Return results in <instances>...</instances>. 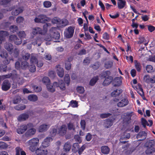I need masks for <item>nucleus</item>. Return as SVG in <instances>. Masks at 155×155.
Returning <instances> with one entry per match:
<instances>
[{
  "mask_svg": "<svg viewBox=\"0 0 155 155\" xmlns=\"http://www.w3.org/2000/svg\"><path fill=\"white\" fill-rule=\"evenodd\" d=\"M55 87H59L62 90H64L66 89L64 83L62 80L59 79L58 82H54L53 84H49V91L53 92L55 91Z\"/></svg>",
  "mask_w": 155,
  "mask_h": 155,
  "instance_id": "1",
  "label": "nucleus"
},
{
  "mask_svg": "<svg viewBox=\"0 0 155 155\" xmlns=\"http://www.w3.org/2000/svg\"><path fill=\"white\" fill-rule=\"evenodd\" d=\"M27 145L29 146V150L31 152H33L36 150L39 144V140L37 138H33L26 143Z\"/></svg>",
  "mask_w": 155,
  "mask_h": 155,
  "instance_id": "2",
  "label": "nucleus"
},
{
  "mask_svg": "<svg viewBox=\"0 0 155 155\" xmlns=\"http://www.w3.org/2000/svg\"><path fill=\"white\" fill-rule=\"evenodd\" d=\"M13 45L10 44L6 43L5 45V48L9 52V53L10 54L13 53L12 55L15 57H17L18 55V50L16 49H15L14 51H13Z\"/></svg>",
  "mask_w": 155,
  "mask_h": 155,
  "instance_id": "3",
  "label": "nucleus"
},
{
  "mask_svg": "<svg viewBox=\"0 0 155 155\" xmlns=\"http://www.w3.org/2000/svg\"><path fill=\"white\" fill-rule=\"evenodd\" d=\"M48 20V17L45 15H40L34 19V21L36 23H44L47 22Z\"/></svg>",
  "mask_w": 155,
  "mask_h": 155,
  "instance_id": "4",
  "label": "nucleus"
},
{
  "mask_svg": "<svg viewBox=\"0 0 155 155\" xmlns=\"http://www.w3.org/2000/svg\"><path fill=\"white\" fill-rule=\"evenodd\" d=\"M74 28L72 26H69L66 28L64 32V35L67 38H70L73 36Z\"/></svg>",
  "mask_w": 155,
  "mask_h": 155,
  "instance_id": "5",
  "label": "nucleus"
},
{
  "mask_svg": "<svg viewBox=\"0 0 155 155\" xmlns=\"http://www.w3.org/2000/svg\"><path fill=\"white\" fill-rule=\"evenodd\" d=\"M55 39H58L60 38V34L57 30V29L54 27L52 28L50 30L49 32V36Z\"/></svg>",
  "mask_w": 155,
  "mask_h": 155,
  "instance_id": "6",
  "label": "nucleus"
},
{
  "mask_svg": "<svg viewBox=\"0 0 155 155\" xmlns=\"http://www.w3.org/2000/svg\"><path fill=\"white\" fill-rule=\"evenodd\" d=\"M33 127V124L31 123H29L27 125H23L20 126L17 130L18 134H21L23 133L28 127Z\"/></svg>",
  "mask_w": 155,
  "mask_h": 155,
  "instance_id": "7",
  "label": "nucleus"
},
{
  "mask_svg": "<svg viewBox=\"0 0 155 155\" xmlns=\"http://www.w3.org/2000/svg\"><path fill=\"white\" fill-rule=\"evenodd\" d=\"M38 34H43V32L41 29L38 27H36L32 29L31 38H33L35 36Z\"/></svg>",
  "mask_w": 155,
  "mask_h": 155,
  "instance_id": "8",
  "label": "nucleus"
},
{
  "mask_svg": "<svg viewBox=\"0 0 155 155\" xmlns=\"http://www.w3.org/2000/svg\"><path fill=\"white\" fill-rule=\"evenodd\" d=\"M30 62L31 65L30 68V71L31 72H34L35 71L36 68L35 64L37 62V59L36 58L33 56L31 57Z\"/></svg>",
  "mask_w": 155,
  "mask_h": 155,
  "instance_id": "9",
  "label": "nucleus"
},
{
  "mask_svg": "<svg viewBox=\"0 0 155 155\" xmlns=\"http://www.w3.org/2000/svg\"><path fill=\"white\" fill-rule=\"evenodd\" d=\"M129 101L126 98H123L117 104V106L120 107H123L127 106L128 104Z\"/></svg>",
  "mask_w": 155,
  "mask_h": 155,
  "instance_id": "10",
  "label": "nucleus"
},
{
  "mask_svg": "<svg viewBox=\"0 0 155 155\" xmlns=\"http://www.w3.org/2000/svg\"><path fill=\"white\" fill-rule=\"evenodd\" d=\"M11 86L10 83L8 81L5 80L2 84V88L3 91H6L10 89Z\"/></svg>",
  "mask_w": 155,
  "mask_h": 155,
  "instance_id": "11",
  "label": "nucleus"
},
{
  "mask_svg": "<svg viewBox=\"0 0 155 155\" xmlns=\"http://www.w3.org/2000/svg\"><path fill=\"white\" fill-rule=\"evenodd\" d=\"M10 40L14 42L17 45L20 44L22 42V40L21 38L18 39L16 36L15 35H12L10 36Z\"/></svg>",
  "mask_w": 155,
  "mask_h": 155,
  "instance_id": "12",
  "label": "nucleus"
},
{
  "mask_svg": "<svg viewBox=\"0 0 155 155\" xmlns=\"http://www.w3.org/2000/svg\"><path fill=\"white\" fill-rule=\"evenodd\" d=\"M57 73L58 76L61 78L63 77L64 75V70L63 68L58 65L56 66Z\"/></svg>",
  "mask_w": 155,
  "mask_h": 155,
  "instance_id": "13",
  "label": "nucleus"
},
{
  "mask_svg": "<svg viewBox=\"0 0 155 155\" xmlns=\"http://www.w3.org/2000/svg\"><path fill=\"white\" fill-rule=\"evenodd\" d=\"M68 21L65 19H61L60 18L58 27L63 28L68 25Z\"/></svg>",
  "mask_w": 155,
  "mask_h": 155,
  "instance_id": "14",
  "label": "nucleus"
},
{
  "mask_svg": "<svg viewBox=\"0 0 155 155\" xmlns=\"http://www.w3.org/2000/svg\"><path fill=\"white\" fill-rule=\"evenodd\" d=\"M36 132V130L35 128H32L28 129L25 134V135L26 137H31L34 135Z\"/></svg>",
  "mask_w": 155,
  "mask_h": 155,
  "instance_id": "15",
  "label": "nucleus"
},
{
  "mask_svg": "<svg viewBox=\"0 0 155 155\" xmlns=\"http://www.w3.org/2000/svg\"><path fill=\"white\" fill-rule=\"evenodd\" d=\"M36 155H46L48 153V150L46 149L39 148L35 151Z\"/></svg>",
  "mask_w": 155,
  "mask_h": 155,
  "instance_id": "16",
  "label": "nucleus"
},
{
  "mask_svg": "<svg viewBox=\"0 0 155 155\" xmlns=\"http://www.w3.org/2000/svg\"><path fill=\"white\" fill-rule=\"evenodd\" d=\"M29 115L27 113L22 114L18 117V119L20 121H24L28 119L29 118Z\"/></svg>",
  "mask_w": 155,
  "mask_h": 155,
  "instance_id": "17",
  "label": "nucleus"
},
{
  "mask_svg": "<svg viewBox=\"0 0 155 155\" xmlns=\"http://www.w3.org/2000/svg\"><path fill=\"white\" fill-rule=\"evenodd\" d=\"M146 133L144 131H142L140 132L137 136L136 137L137 138H141L140 140H142L146 138Z\"/></svg>",
  "mask_w": 155,
  "mask_h": 155,
  "instance_id": "18",
  "label": "nucleus"
},
{
  "mask_svg": "<svg viewBox=\"0 0 155 155\" xmlns=\"http://www.w3.org/2000/svg\"><path fill=\"white\" fill-rule=\"evenodd\" d=\"M121 83V80L120 78L116 77L113 81V84L115 86H120Z\"/></svg>",
  "mask_w": 155,
  "mask_h": 155,
  "instance_id": "19",
  "label": "nucleus"
},
{
  "mask_svg": "<svg viewBox=\"0 0 155 155\" xmlns=\"http://www.w3.org/2000/svg\"><path fill=\"white\" fill-rule=\"evenodd\" d=\"M22 9L21 8H15L13 10L12 14L13 15H16L22 12Z\"/></svg>",
  "mask_w": 155,
  "mask_h": 155,
  "instance_id": "20",
  "label": "nucleus"
},
{
  "mask_svg": "<svg viewBox=\"0 0 155 155\" xmlns=\"http://www.w3.org/2000/svg\"><path fill=\"white\" fill-rule=\"evenodd\" d=\"M67 130L66 127L65 125H62L59 129V131H58V134L61 135H64L66 133Z\"/></svg>",
  "mask_w": 155,
  "mask_h": 155,
  "instance_id": "21",
  "label": "nucleus"
},
{
  "mask_svg": "<svg viewBox=\"0 0 155 155\" xmlns=\"http://www.w3.org/2000/svg\"><path fill=\"white\" fill-rule=\"evenodd\" d=\"M113 78L111 76H108L106 78L103 82L104 86H106L109 85L112 81Z\"/></svg>",
  "mask_w": 155,
  "mask_h": 155,
  "instance_id": "22",
  "label": "nucleus"
},
{
  "mask_svg": "<svg viewBox=\"0 0 155 155\" xmlns=\"http://www.w3.org/2000/svg\"><path fill=\"white\" fill-rule=\"evenodd\" d=\"M101 152L104 154H108L110 151L109 148L107 146H104L101 148Z\"/></svg>",
  "mask_w": 155,
  "mask_h": 155,
  "instance_id": "23",
  "label": "nucleus"
},
{
  "mask_svg": "<svg viewBox=\"0 0 155 155\" xmlns=\"http://www.w3.org/2000/svg\"><path fill=\"white\" fill-rule=\"evenodd\" d=\"M117 6L120 9L123 8L126 5V2L124 0H122L117 2Z\"/></svg>",
  "mask_w": 155,
  "mask_h": 155,
  "instance_id": "24",
  "label": "nucleus"
},
{
  "mask_svg": "<svg viewBox=\"0 0 155 155\" xmlns=\"http://www.w3.org/2000/svg\"><path fill=\"white\" fill-rule=\"evenodd\" d=\"M122 92L121 90L117 89L111 93V95L112 97H117Z\"/></svg>",
  "mask_w": 155,
  "mask_h": 155,
  "instance_id": "25",
  "label": "nucleus"
},
{
  "mask_svg": "<svg viewBox=\"0 0 155 155\" xmlns=\"http://www.w3.org/2000/svg\"><path fill=\"white\" fill-rule=\"evenodd\" d=\"M135 68L138 71H140L141 68L140 63L136 60L134 61Z\"/></svg>",
  "mask_w": 155,
  "mask_h": 155,
  "instance_id": "26",
  "label": "nucleus"
},
{
  "mask_svg": "<svg viewBox=\"0 0 155 155\" xmlns=\"http://www.w3.org/2000/svg\"><path fill=\"white\" fill-rule=\"evenodd\" d=\"M28 100L32 101H35L38 100V97L36 95L31 94L28 97Z\"/></svg>",
  "mask_w": 155,
  "mask_h": 155,
  "instance_id": "27",
  "label": "nucleus"
},
{
  "mask_svg": "<svg viewBox=\"0 0 155 155\" xmlns=\"http://www.w3.org/2000/svg\"><path fill=\"white\" fill-rule=\"evenodd\" d=\"M105 127L107 128H109L113 124V120H107L105 121L104 122Z\"/></svg>",
  "mask_w": 155,
  "mask_h": 155,
  "instance_id": "28",
  "label": "nucleus"
},
{
  "mask_svg": "<svg viewBox=\"0 0 155 155\" xmlns=\"http://www.w3.org/2000/svg\"><path fill=\"white\" fill-rule=\"evenodd\" d=\"M98 79V78L97 76L94 77L90 80V84L91 86L94 85L96 83Z\"/></svg>",
  "mask_w": 155,
  "mask_h": 155,
  "instance_id": "29",
  "label": "nucleus"
},
{
  "mask_svg": "<svg viewBox=\"0 0 155 155\" xmlns=\"http://www.w3.org/2000/svg\"><path fill=\"white\" fill-rule=\"evenodd\" d=\"M64 81L67 85H69L70 82V76L69 74H66L64 77Z\"/></svg>",
  "mask_w": 155,
  "mask_h": 155,
  "instance_id": "30",
  "label": "nucleus"
},
{
  "mask_svg": "<svg viewBox=\"0 0 155 155\" xmlns=\"http://www.w3.org/2000/svg\"><path fill=\"white\" fill-rule=\"evenodd\" d=\"M147 150H146V153L147 154H150L154 152L155 149L153 147H147Z\"/></svg>",
  "mask_w": 155,
  "mask_h": 155,
  "instance_id": "31",
  "label": "nucleus"
},
{
  "mask_svg": "<svg viewBox=\"0 0 155 155\" xmlns=\"http://www.w3.org/2000/svg\"><path fill=\"white\" fill-rule=\"evenodd\" d=\"M25 106L24 104L18 105L15 107V108L18 110H21L25 109Z\"/></svg>",
  "mask_w": 155,
  "mask_h": 155,
  "instance_id": "32",
  "label": "nucleus"
},
{
  "mask_svg": "<svg viewBox=\"0 0 155 155\" xmlns=\"http://www.w3.org/2000/svg\"><path fill=\"white\" fill-rule=\"evenodd\" d=\"M64 148L66 151H69L71 148V145L70 143L68 142L65 143Z\"/></svg>",
  "mask_w": 155,
  "mask_h": 155,
  "instance_id": "33",
  "label": "nucleus"
},
{
  "mask_svg": "<svg viewBox=\"0 0 155 155\" xmlns=\"http://www.w3.org/2000/svg\"><path fill=\"white\" fill-rule=\"evenodd\" d=\"M146 69L148 73H152L154 71L153 67L150 65H147L146 67Z\"/></svg>",
  "mask_w": 155,
  "mask_h": 155,
  "instance_id": "34",
  "label": "nucleus"
},
{
  "mask_svg": "<svg viewBox=\"0 0 155 155\" xmlns=\"http://www.w3.org/2000/svg\"><path fill=\"white\" fill-rule=\"evenodd\" d=\"M47 126V125L45 124L41 125L39 128V131L40 132H43L46 129Z\"/></svg>",
  "mask_w": 155,
  "mask_h": 155,
  "instance_id": "35",
  "label": "nucleus"
},
{
  "mask_svg": "<svg viewBox=\"0 0 155 155\" xmlns=\"http://www.w3.org/2000/svg\"><path fill=\"white\" fill-rule=\"evenodd\" d=\"M42 146L43 147H46L48 146V138L47 137L42 143Z\"/></svg>",
  "mask_w": 155,
  "mask_h": 155,
  "instance_id": "36",
  "label": "nucleus"
},
{
  "mask_svg": "<svg viewBox=\"0 0 155 155\" xmlns=\"http://www.w3.org/2000/svg\"><path fill=\"white\" fill-rule=\"evenodd\" d=\"M87 147V145L86 144H84L80 148H79L78 150V153L79 155L81 154L83 151Z\"/></svg>",
  "mask_w": 155,
  "mask_h": 155,
  "instance_id": "37",
  "label": "nucleus"
},
{
  "mask_svg": "<svg viewBox=\"0 0 155 155\" xmlns=\"http://www.w3.org/2000/svg\"><path fill=\"white\" fill-rule=\"evenodd\" d=\"M113 65V62L111 61H108L105 64V67L106 68H109L112 67Z\"/></svg>",
  "mask_w": 155,
  "mask_h": 155,
  "instance_id": "38",
  "label": "nucleus"
},
{
  "mask_svg": "<svg viewBox=\"0 0 155 155\" xmlns=\"http://www.w3.org/2000/svg\"><path fill=\"white\" fill-rule=\"evenodd\" d=\"M77 92L80 94H83L84 91V88L82 86H78L77 88Z\"/></svg>",
  "mask_w": 155,
  "mask_h": 155,
  "instance_id": "39",
  "label": "nucleus"
},
{
  "mask_svg": "<svg viewBox=\"0 0 155 155\" xmlns=\"http://www.w3.org/2000/svg\"><path fill=\"white\" fill-rule=\"evenodd\" d=\"M60 18L58 17H55L52 19L51 21L52 23L54 24H56L58 26L59 21Z\"/></svg>",
  "mask_w": 155,
  "mask_h": 155,
  "instance_id": "40",
  "label": "nucleus"
},
{
  "mask_svg": "<svg viewBox=\"0 0 155 155\" xmlns=\"http://www.w3.org/2000/svg\"><path fill=\"white\" fill-rule=\"evenodd\" d=\"M150 77L148 75H144L143 78V80L144 81L148 84H149Z\"/></svg>",
  "mask_w": 155,
  "mask_h": 155,
  "instance_id": "41",
  "label": "nucleus"
},
{
  "mask_svg": "<svg viewBox=\"0 0 155 155\" xmlns=\"http://www.w3.org/2000/svg\"><path fill=\"white\" fill-rule=\"evenodd\" d=\"M71 64L70 62L69 61H66L65 63V68L68 70H69L71 67Z\"/></svg>",
  "mask_w": 155,
  "mask_h": 155,
  "instance_id": "42",
  "label": "nucleus"
},
{
  "mask_svg": "<svg viewBox=\"0 0 155 155\" xmlns=\"http://www.w3.org/2000/svg\"><path fill=\"white\" fill-rule=\"evenodd\" d=\"M71 106L73 107H78V102L75 101H72L70 104Z\"/></svg>",
  "mask_w": 155,
  "mask_h": 155,
  "instance_id": "43",
  "label": "nucleus"
},
{
  "mask_svg": "<svg viewBox=\"0 0 155 155\" xmlns=\"http://www.w3.org/2000/svg\"><path fill=\"white\" fill-rule=\"evenodd\" d=\"M100 66L98 62H96L91 65V67L94 70H96Z\"/></svg>",
  "mask_w": 155,
  "mask_h": 155,
  "instance_id": "44",
  "label": "nucleus"
},
{
  "mask_svg": "<svg viewBox=\"0 0 155 155\" xmlns=\"http://www.w3.org/2000/svg\"><path fill=\"white\" fill-rule=\"evenodd\" d=\"M21 67L23 68H29L28 65V63L27 62L25 61L22 63Z\"/></svg>",
  "mask_w": 155,
  "mask_h": 155,
  "instance_id": "45",
  "label": "nucleus"
},
{
  "mask_svg": "<svg viewBox=\"0 0 155 155\" xmlns=\"http://www.w3.org/2000/svg\"><path fill=\"white\" fill-rule=\"evenodd\" d=\"M68 127L69 130H74V126L73 123H70L68 125Z\"/></svg>",
  "mask_w": 155,
  "mask_h": 155,
  "instance_id": "46",
  "label": "nucleus"
},
{
  "mask_svg": "<svg viewBox=\"0 0 155 155\" xmlns=\"http://www.w3.org/2000/svg\"><path fill=\"white\" fill-rule=\"evenodd\" d=\"M154 143V142L153 140H150L147 142L146 145L148 144L147 147H153Z\"/></svg>",
  "mask_w": 155,
  "mask_h": 155,
  "instance_id": "47",
  "label": "nucleus"
},
{
  "mask_svg": "<svg viewBox=\"0 0 155 155\" xmlns=\"http://www.w3.org/2000/svg\"><path fill=\"white\" fill-rule=\"evenodd\" d=\"M0 56L2 58H6L8 56V54L5 50H4L1 52Z\"/></svg>",
  "mask_w": 155,
  "mask_h": 155,
  "instance_id": "48",
  "label": "nucleus"
},
{
  "mask_svg": "<svg viewBox=\"0 0 155 155\" xmlns=\"http://www.w3.org/2000/svg\"><path fill=\"white\" fill-rule=\"evenodd\" d=\"M7 147V145L5 143L2 142H0V148L5 149Z\"/></svg>",
  "mask_w": 155,
  "mask_h": 155,
  "instance_id": "49",
  "label": "nucleus"
},
{
  "mask_svg": "<svg viewBox=\"0 0 155 155\" xmlns=\"http://www.w3.org/2000/svg\"><path fill=\"white\" fill-rule=\"evenodd\" d=\"M16 22L18 23H20L23 22L24 21V18L22 17H18L16 19Z\"/></svg>",
  "mask_w": 155,
  "mask_h": 155,
  "instance_id": "50",
  "label": "nucleus"
},
{
  "mask_svg": "<svg viewBox=\"0 0 155 155\" xmlns=\"http://www.w3.org/2000/svg\"><path fill=\"white\" fill-rule=\"evenodd\" d=\"M18 35L20 38H24L25 37L26 35L24 31H21L18 33Z\"/></svg>",
  "mask_w": 155,
  "mask_h": 155,
  "instance_id": "51",
  "label": "nucleus"
},
{
  "mask_svg": "<svg viewBox=\"0 0 155 155\" xmlns=\"http://www.w3.org/2000/svg\"><path fill=\"white\" fill-rule=\"evenodd\" d=\"M17 28L15 25L12 26L10 28L11 31L13 33L16 32L17 30Z\"/></svg>",
  "mask_w": 155,
  "mask_h": 155,
  "instance_id": "52",
  "label": "nucleus"
},
{
  "mask_svg": "<svg viewBox=\"0 0 155 155\" xmlns=\"http://www.w3.org/2000/svg\"><path fill=\"white\" fill-rule=\"evenodd\" d=\"M141 121L142 123V124L144 127H145L146 125L147 126L149 125V124L145 119L142 118V119Z\"/></svg>",
  "mask_w": 155,
  "mask_h": 155,
  "instance_id": "53",
  "label": "nucleus"
},
{
  "mask_svg": "<svg viewBox=\"0 0 155 155\" xmlns=\"http://www.w3.org/2000/svg\"><path fill=\"white\" fill-rule=\"evenodd\" d=\"M85 121L84 120H82L81 121V128L84 130L85 127Z\"/></svg>",
  "mask_w": 155,
  "mask_h": 155,
  "instance_id": "54",
  "label": "nucleus"
},
{
  "mask_svg": "<svg viewBox=\"0 0 155 155\" xmlns=\"http://www.w3.org/2000/svg\"><path fill=\"white\" fill-rule=\"evenodd\" d=\"M21 99L20 97L15 98L13 100V102L14 104H16L20 101Z\"/></svg>",
  "mask_w": 155,
  "mask_h": 155,
  "instance_id": "55",
  "label": "nucleus"
},
{
  "mask_svg": "<svg viewBox=\"0 0 155 155\" xmlns=\"http://www.w3.org/2000/svg\"><path fill=\"white\" fill-rule=\"evenodd\" d=\"M11 0H0V4L5 5L8 3Z\"/></svg>",
  "mask_w": 155,
  "mask_h": 155,
  "instance_id": "56",
  "label": "nucleus"
},
{
  "mask_svg": "<svg viewBox=\"0 0 155 155\" xmlns=\"http://www.w3.org/2000/svg\"><path fill=\"white\" fill-rule=\"evenodd\" d=\"M110 115L111 114L110 113L103 114H101L100 116L101 118H103L109 117Z\"/></svg>",
  "mask_w": 155,
  "mask_h": 155,
  "instance_id": "57",
  "label": "nucleus"
},
{
  "mask_svg": "<svg viewBox=\"0 0 155 155\" xmlns=\"http://www.w3.org/2000/svg\"><path fill=\"white\" fill-rule=\"evenodd\" d=\"M33 88L35 91L36 92H39L41 90V87H38L35 86L33 87Z\"/></svg>",
  "mask_w": 155,
  "mask_h": 155,
  "instance_id": "58",
  "label": "nucleus"
},
{
  "mask_svg": "<svg viewBox=\"0 0 155 155\" xmlns=\"http://www.w3.org/2000/svg\"><path fill=\"white\" fill-rule=\"evenodd\" d=\"M48 81V79L47 77H44L43 78L42 81L43 83L47 85V87H48L47 85Z\"/></svg>",
  "mask_w": 155,
  "mask_h": 155,
  "instance_id": "59",
  "label": "nucleus"
},
{
  "mask_svg": "<svg viewBox=\"0 0 155 155\" xmlns=\"http://www.w3.org/2000/svg\"><path fill=\"white\" fill-rule=\"evenodd\" d=\"M11 76V74L6 75L2 76H0V82L2 80L5 78H8Z\"/></svg>",
  "mask_w": 155,
  "mask_h": 155,
  "instance_id": "60",
  "label": "nucleus"
},
{
  "mask_svg": "<svg viewBox=\"0 0 155 155\" xmlns=\"http://www.w3.org/2000/svg\"><path fill=\"white\" fill-rule=\"evenodd\" d=\"M90 62V60L88 58H87L84 59L83 61V63L84 65H87Z\"/></svg>",
  "mask_w": 155,
  "mask_h": 155,
  "instance_id": "61",
  "label": "nucleus"
},
{
  "mask_svg": "<svg viewBox=\"0 0 155 155\" xmlns=\"http://www.w3.org/2000/svg\"><path fill=\"white\" fill-rule=\"evenodd\" d=\"M148 30L151 32H152L155 29V28L151 25L148 26Z\"/></svg>",
  "mask_w": 155,
  "mask_h": 155,
  "instance_id": "62",
  "label": "nucleus"
},
{
  "mask_svg": "<svg viewBox=\"0 0 155 155\" xmlns=\"http://www.w3.org/2000/svg\"><path fill=\"white\" fill-rule=\"evenodd\" d=\"M73 147V148H74L75 150H78L79 146L78 143H75L74 144Z\"/></svg>",
  "mask_w": 155,
  "mask_h": 155,
  "instance_id": "63",
  "label": "nucleus"
},
{
  "mask_svg": "<svg viewBox=\"0 0 155 155\" xmlns=\"http://www.w3.org/2000/svg\"><path fill=\"white\" fill-rule=\"evenodd\" d=\"M149 83H155V77L153 76L151 78L150 77Z\"/></svg>",
  "mask_w": 155,
  "mask_h": 155,
  "instance_id": "64",
  "label": "nucleus"
}]
</instances>
